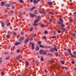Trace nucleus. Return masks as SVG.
<instances>
[{
	"mask_svg": "<svg viewBox=\"0 0 76 76\" xmlns=\"http://www.w3.org/2000/svg\"><path fill=\"white\" fill-rule=\"evenodd\" d=\"M41 19V16L40 15H39L37 17V18L36 19L34 22V23L33 24V26H38V24L37 23H37L38 22V21H39V20Z\"/></svg>",
	"mask_w": 76,
	"mask_h": 76,
	"instance_id": "nucleus-1",
	"label": "nucleus"
},
{
	"mask_svg": "<svg viewBox=\"0 0 76 76\" xmlns=\"http://www.w3.org/2000/svg\"><path fill=\"white\" fill-rule=\"evenodd\" d=\"M54 51H57L58 50L56 48L54 47L53 48H51L50 49V52H54Z\"/></svg>",
	"mask_w": 76,
	"mask_h": 76,
	"instance_id": "nucleus-2",
	"label": "nucleus"
},
{
	"mask_svg": "<svg viewBox=\"0 0 76 76\" xmlns=\"http://www.w3.org/2000/svg\"><path fill=\"white\" fill-rule=\"evenodd\" d=\"M30 44V45H31V49L32 50H34L35 49V47H34V44L33 43H32L31 42H30L29 43Z\"/></svg>",
	"mask_w": 76,
	"mask_h": 76,
	"instance_id": "nucleus-3",
	"label": "nucleus"
},
{
	"mask_svg": "<svg viewBox=\"0 0 76 76\" xmlns=\"http://www.w3.org/2000/svg\"><path fill=\"white\" fill-rule=\"evenodd\" d=\"M40 47H41L42 48H49V47L47 46H44L42 45H39Z\"/></svg>",
	"mask_w": 76,
	"mask_h": 76,
	"instance_id": "nucleus-4",
	"label": "nucleus"
},
{
	"mask_svg": "<svg viewBox=\"0 0 76 76\" xmlns=\"http://www.w3.org/2000/svg\"><path fill=\"white\" fill-rule=\"evenodd\" d=\"M44 50H39V54L40 55H43Z\"/></svg>",
	"mask_w": 76,
	"mask_h": 76,
	"instance_id": "nucleus-5",
	"label": "nucleus"
},
{
	"mask_svg": "<svg viewBox=\"0 0 76 76\" xmlns=\"http://www.w3.org/2000/svg\"><path fill=\"white\" fill-rule=\"evenodd\" d=\"M1 26H2L3 28H4V26H5V25L4 24V23H3V22L2 21L1 22Z\"/></svg>",
	"mask_w": 76,
	"mask_h": 76,
	"instance_id": "nucleus-6",
	"label": "nucleus"
},
{
	"mask_svg": "<svg viewBox=\"0 0 76 76\" xmlns=\"http://www.w3.org/2000/svg\"><path fill=\"white\" fill-rule=\"evenodd\" d=\"M29 40V39H26L25 41L24 42V43L25 44H27V43H28V41Z\"/></svg>",
	"mask_w": 76,
	"mask_h": 76,
	"instance_id": "nucleus-7",
	"label": "nucleus"
},
{
	"mask_svg": "<svg viewBox=\"0 0 76 76\" xmlns=\"http://www.w3.org/2000/svg\"><path fill=\"white\" fill-rule=\"evenodd\" d=\"M24 39V37H22L20 38L19 40L20 41H23Z\"/></svg>",
	"mask_w": 76,
	"mask_h": 76,
	"instance_id": "nucleus-8",
	"label": "nucleus"
},
{
	"mask_svg": "<svg viewBox=\"0 0 76 76\" xmlns=\"http://www.w3.org/2000/svg\"><path fill=\"white\" fill-rule=\"evenodd\" d=\"M47 4H48V5H52L53 4V2H52L51 1H49L47 3Z\"/></svg>",
	"mask_w": 76,
	"mask_h": 76,
	"instance_id": "nucleus-9",
	"label": "nucleus"
},
{
	"mask_svg": "<svg viewBox=\"0 0 76 76\" xmlns=\"http://www.w3.org/2000/svg\"><path fill=\"white\" fill-rule=\"evenodd\" d=\"M40 60L41 61H44V58H43V56H41Z\"/></svg>",
	"mask_w": 76,
	"mask_h": 76,
	"instance_id": "nucleus-10",
	"label": "nucleus"
},
{
	"mask_svg": "<svg viewBox=\"0 0 76 76\" xmlns=\"http://www.w3.org/2000/svg\"><path fill=\"white\" fill-rule=\"evenodd\" d=\"M47 50H43V54H44L45 55V54H47Z\"/></svg>",
	"mask_w": 76,
	"mask_h": 76,
	"instance_id": "nucleus-11",
	"label": "nucleus"
},
{
	"mask_svg": "<svg viewBox=\"0 0 76 76\" xmlns=\"http://www.w3.org/2000/svg\"><path fill=\"white\" fill-rule=\"evenodd\" d=\"M33 3H38V1L37 0H34Z\"/></svg>",
	"mask_w": 76,
	"mask_h": 76,
	"instance_id": "nucleus-12",
	"label": "nucleus"
},
{
	"mask_svg": "<svg viewBox=\"0 0 76 76\" xmlns=\"http://www.w3.org/2000/svg\"><path fill=\"white\" fill-rule=\"evenodd\" d=\"M35 8H36V7H35V6H34L31 9V10L32 11V10H33L34 9H35Z\"/></svg>",
	"mask_w": 76,
	"mask_h": 76,
	"instance_id": "nucleus-13",
	"label": "nucleus"
},
{
	"mask_svg": "<svg viewBox=\"0 0 76 76\" xmlns=\"http://www.w3.org/2000/svg\"><path fill=\"white\" fill-rule=\"evenodd\" d=\"M34 15H37L38 14V10H36L34 12Z\"/></svg>",
	"mask_w": 76,
	"mask_h": 76,
	"instance_id": "nucleus-14",
	"label": "nucleus"
},
{
	"mask_svg": "<svg viewBox=\"0 0 76 76\" xmlns=\"http://www.w3.org/2000/svg\"><path fill=\"white\" fill-rule=\"evenodd\" d=\"M48 56H53V54L52 53H47Z\"/></svg>",
	"mask_w": 76,
	"mask_h": 76,
	"instance_id": "nucleus-15",
	"label": "nucleus"
},
{
	"mask_svg": "<svg viewBox=\"0 0 76 76\" xmlns=\"http://www.w3.org/2000/svg\"><path fill=\"white\" fill-rule=\"evenodd\" d=\"M69 54L71 55V56L73 58H74V57H75V55H72V54L71 53H70Z\"/></svg>",
	"mask_w": 76,
	"mask_h": 76,
	"instance_id": "nucleus-16",
	"label": "nucleus"
},
{
	"mask_svg": "<svg viewBox=\"0 0 76 76\" xmlns=\"http://www.w3.org/2000/svg\"><path fill=\"white\" fill-rule=\"evenodd\" d=\"M64 54L65 56H68L69 55V53L66 52H65Z\"/></svg>",
	"mask_w": 76,
	"mask_h": 76,
	"instance_id": "nucleus-17",
	"label": "nucleus"
},
{
	"mask_svg": "<svg viewBox=\"0 0 76 76\" xmlns=\"http://www.w3.org/2000/svg\"><path fill=\"white\" fill-rule=\"evenodd\" d=\"M5 6L6 7H10V6L9 4H5Z\"/></svg>",
	"mask_w": 76,
	"mask_h": 76,
	"instance_id": "nucleus-18",
	"label": "nucleus"
},
{
	"mask_svg": "<svg viewBox=\"0 0 76 76\" xmlns=\"http://www.w3.org/2000/svg\"><path fill=\"white\" fill-rule=\"evenodd\" d=\"M20 42H16L15 44V45H19L20 44Z\"/></svg>",
	"mask_w": 76,
	"mask_h": 76,
	"instance_id": "nucleus-19",
	"label": "nucleus"
},
{
	"mask_svg": "<svg viewBox=\"0 0 76 76\" xmlns=\"http://www.w3.org/2000/svg\"><path fill=\"white\" fill-rule=\"evenodd\" d=\"M59 20L61 22H64L63 20V19H62V18H60Z\"/></svg>",
	"mask_w": 76,
	"mask_h": 76,
	"instance_id": "nucleus-20",
	"label": "nucleus"
},
{
	"mask_svg": "<svg viewBox=\"0 0 76 76\" xmlns=\"http://www.w3.org/2000/svg\"><path fill=\"white\" fill-rule=\"evenodd\" d=\"M4 4H5L4 2V1L2 2H1V6H3L4 5Z\"/></svg>",
	"mask_w": 76,
	"mask_h": 76,
	"instance_id": "nucleus-21",
	"label": "nucleus"
},
{
	"mask_svg": "<svg viewBox=\"0 0 76 76\" xmlns=\"http://www.w3.org/2000/svg\"><path fill=\"white\" fill-rule=\"evenodd\" d=\"M66 29L65 28H63L62 29V32H65L66 31Z\"/></svg>",
	"mask_w": 76,
	"mask_h": 76,
	"instance_id": "nucleus-22",
	"label": "nucleus"
},
{
	"mask_svg": "<svg viewBox=\"0 0 76 76\" xmlns=\"http://www.w3.org/2000/svg\"><path fill=\"white\" fill-rule=\"evenodd\" d=\"M69 21L70 22H71L72 23L73 22V19L72 18H70L69 19Z\"/></svg>",
	"mask_w": 76,
	"mask_h": 76,
	"instance_id": "nucleus-23",
	"label": "nucleus"
},
{
	"mask_svg": "<svg viewBox=\"0 0 76 76\" xmlns=\"http://www.w3.org/2000/svg\"><path fill=\"white\" fill-rule=\"evenodd\" d=\"M16 58L17 60H19L20 59V56H16Z\"/></svg>",
	"mask_w": 76,
	"mask_h": 76,
	"instance_id": "nucleus-24",
	"label": "nucleus"
},
{
	"mask_svg": "<svg viewBox=\"0 0 76 76\" xmlns=\"http://www.w3.org/2000/svg\"><path fill=\"white\" fill-rule=\"evenodd\" d=\"M64 61H61V64H64Z\"/></svg>",
	"mask_w": 76,
	"mask_h": 76,
	"instance_id": "nucleus-25",
	"label": "nucleus"
},
{
	"mask_svg": "<svg viewBox=\"0 0 76 76\" xmlns=\"http://www.w3.org/2000/svg\"><path fill=\"white\" fill-rule=\"evenodd\" d=\"M10 37V35L8 34L6 36V38L9 39Z\"/></svg>",
	"mask_w": 76,
	"mask_h": 76,
	"instance_id": "nucleus-26",
	"label": "nucleus"
},
{
	"mask_svg": "<svg viewBox=\"0 0 76 76\" xmlns=\"http://www.w3.org/2000/svg\"><path fill=\"white\" fill-rule=\"evenodd\" d=\"M36 49V50H37V51L39 50V47L37 46Z\"/></svg>",
	"mask_w": 76,
	"mask_h": 76,
	"instance_id": "nucleus-27",
	"label": "nucleus"
},
{
	"mask_svg": "<svg viewBox=\"0 0 76 76\" xmlns=\"http://www.w3.org/2000/svg\"><path fill=\"white\" fill-rule=\"evenodd\" d=\"M70 34L72 35V36H73L74 37H75V34L73 33H71Z\"/></svg>",
	"mask_w": 76,
	"mask_h": 76,
	"instance_id": "nucleus-28",
	"label": "nucleus"
},
{
	"mask_svg": "<svg viewBox=\"0 0 76 76\" xmlns=\"http://www.w3.org/2000/svg\"><path fill=\"white\" fill-rule=\"evenodd\" d=\"M10 23H8L7 24V26H10Z\"/></svg>",
	"mask_w": 76,
	"mask_h": 76,
	"instance_id": "nucleus-29",
	"label": "nucleus"
},
{
	"mask_svg": "<svg viewBox=\"0 0 76 76\" xmlns=\"http://www.w3.org/2000/svg\"><path fill=\"white\" fill-rule=\"evenodd\" d=\"M25 63H26V65H27V66H28V65H29V63L28 62V61H26Z\"/></svg>",
	"mask_w": 76,
	"mask_h": 76,
	"instance_id": "nucleus-30",
	"label": "nucleus"
},
{
	"mask_svg": "<svg viewBox=\"0 0 76 76\" xmlns=\"http://www.w3.org/2000/svg\"><path fill=\"white\" fill-rule=\"evenodd\" d=\"M55 55L56 56V57H57L58 56V54L57 53H55Z\"/></svg>",
	"mask_w": 76,
	"mask_h": 76,
	"instance_id": "nucleus-31",
	"label": "nucleus"
},
{
	"mask_svg": "<svg viewBox=\"0 0 76 76\" xmlns=\"http://www.w3.org/2000/svg\"><path fill=\"white\" fill-rule=\"evenodd\" d=\"M12 33L13 35H16V33L14 31H12Z\"/></svg>",
	"mask_w": 76,
	"mask_h": 76,
	"instance_id": "nucleus-32",
	"label": "nucleus"
},
{
	"mask_svg": "<svg viewBox=\"0 0 76 76\" xmlns=\"http://www.w3.org/2000/svg\"><path fill=\"white\" fill-rule=\"evenodd\" d=\"M19 1L20 2V3H24V2L22 0H19Z\"/></svg>",
	"mask_w": 76,
	"mask_h": 76,
	"instance_id": "nucleus-33",
	"label": "nucleus"
},
{
	"mask_svg": "<svg viewBox=\"0 0 76 76\" xmlns=\"http://www.w3.org/2000/svg\"><path fill=\"white\" fill-rule=\"evenodd\" d=\"M10 58V56H8L6 58V60H9V59Z\"/></svg>",
	"mask_w": 76,
	"mask_h": 76,
	"instance_id": "nucleus-34",
	"label": "nucleus"
},
{
	"mask_svg": "<svg viewBox=\"0 0 76 76\" xmlns=\"http://www.w3.org/2000/svg\"><path fill=\"white\" fill-rule=\"evenodd\" d=\"M67 50L69 52V54H70V53H71V51H70V50H69V49H67Z\"/></svg>",
	"mask_w": 76,
	"mask_h": 76,
	"instance_id": "nucleus-35",
	"label": "nucleus"
},
{
	"mask_svg": "<svg viewBox=\"0 0 76 76\" xmlns=\"http://www.w3.org/2000/svg\"><path fill=\"white\" fill-rule=\"evenodd\" d=\"M30 16H31V18H34V14H32L31 15H30Z\"/></svg>",
	"mask_w": 76,
	"mask_h": 76,
	"instance_id": "nucleus-36",
	"label": "nucleus"
},
{
	"mask_svg": "<svg viewBox=\"0 0 76 76\" xmlns=\"http://www.w3.org/2000/svg\"><path fill=\"white\" fill-rule=\"evenodd\" d=\"M61 25L62 27H65V26L63 24H61Z\"/></svg>",
	"mask_w": 76,
	"mask_h": 76,
	"instance_id": "nucleus-37",
	"label": "nucleus"
},
{
	"mask_svg": "<svg viewBox=\"0 0 76 76\" xmlns=\"http://www.w3.org/2000/svg\"><path fill=\"white\" fill-rule=\"evenodd\" d=\"M38 45H39V44H41V41H39L38 42Z\"/></svg>",
	"mask_w": 76,
	"mask_h": 76,
	"instance_id": "nucleus-38",
	"label": "nucleus"
},
{
	"mask_svg": "<svg viewBox=\"0 0 76 76\" xmlns=\"http://www.w3.org/2000/svg\"><path fill=\"white\" fill-rule=\"evenodd\" d=\"M8 16L7 15H4V17L5 18H7Z\"/></svg>",
	"mask_w": 76,
	"mask_h": 76,
	"instance_id": "nucleus-39",
	"label": "nucleus"
},
{
	"mask_svg": "<svg viewBox=\"0 0 76 76\" xmlns=\"http://www.w3.org/2000/svg\"><path fill=\"white\" fill-rule=\"evenodd\" d=\"M44 34H48V32L46 31H45Z\"/></svg>",
	"mask_w": 76,
	"mask_h": 76,
	"instance_id": "nucleus-40",
	"label": "nucleus"
},
{
	"mask_svg": "<svg viewBox=\"0 0 76 76\" xmlns=\"http://www.w3.org/2000/svg\"><path fill=\"white\" fill-rule=\"evenodd\" d=\"M58 24H59V25H60V24H61L62 23V22H58Z\"/></svg>",
	"mask_w": 76,
	"mask_h": 76,
	"instance_id": "nucleus-41",
	"label": "nucleus"
},
{
	"mask_svg": "<svg viewBox=\"0 0 76 76\" xmlns=\"http://www.w3.org/2000/svg\"><path fill=\"white\" fill-rule=\"evenodd\" d=\"M32 30H33V27H31V28L29 31H32Z\"/></svg>",
	"mask_w": 76,
	"mask_h": 76,
	"instance_id": "nucleus-42",
	"label": "nucleus"
},
{
	"mask_svg": "<svg viewBox=\"0 0 76 76\" xmlns=\"http://www.w3.org/2000/svg\"><path fill=\"white\" fill-rule=\"evenodd\" d=\"M20 49H18L17 50V53H20Z\"/></svg>",
	"mask_w": 76,
	"mask_h": 76,
	"instance_id": "nucleus-43",
	"label": "nucleus"
},
{
	"mask_svg": "<svg viewBox=\"0 0 76 76\" xmlns=\"http://www.w3.org/2000/svg\"><path fill=\"white\" fill-rule=\"evenodd\" d=\"M19 37H20V34H18L17 37V38H19Z\"/></svg>",
	"mask_w": 76,
	"mask_h": 76,
	"instance_id": "nucleus-44",
	"label": "nucleus"
},
{
	"mask_svg": "<svg viewBox=\"0 0 76 76\" xmlns=\"http://www.w3.org/2000/svg\"><path fill=\"white\" fill-rule=\"evenodd\" d=\"M2 63V61L1 60V58H0V64Z\"/></svg>",
	"mask_w": 76,
	"mask_h": 76,
	"instance_id": "nucleus-45",
	"label": "nucleus"
},
{
	"mask_svg": "<svg viewBox=\"0 0 76 76\" xmlns=\"http://www.w3.org/2000/svg\"><path fill=\"white\" fill-rule=\"evenodd\" d=\"M41 27H42V28H44V25L43 24L41 26Z\"/></svg>",
	"mask_w": 76,
	"mask_h": 76,
	"instance_id": "nucleus-46",
	"label": "nucleus"
},
{
	"mask_svg": "<svg viewBox=\"0 0 76 76\" xmlns=\"http://www.w3.org/2000/svg\"><path fill=\"white\" fill-rule=\"evenodd\" d=\"M49 13H50V14H51V15H54V13L51 12H50Z\"/></svg>",
	"mask_w": 76,
	"mask_h": 76,
	"instance_id": "nucleus-47",
	"label": "nucleus"
},
{
	"mask_svg": "<svg viewBox=\"0 0 76 76\" xmlns=\"http://www.w3.org/2000/svg\"><path fill=\"white\" fill-rule=\"evenodd\" d=\"M73 54H75V55H76V51H74L73 52Z\"/></svg>",
	"mask_w": 76,
	"mask_h": 76,
	"instance_id": "nucleus-48",
	"label": "nucleus"
},
{
	"mask_svg": "<svg viewBox=\"0 0 76 76\" xmlns=\"http://www.w3.org/2000/svg\"><path fill=\"white\" fill-rule=\"evenodd\" d=\"M54 35H55L56 34V32L55 31H53Z\"/></svg>",
	"mask_w": 76,
	"mask_h": 76,
	"instance_id": "nucleus-49",
	"label": "nucleus"
},
{
	"mask_svg": "<svg viewBox=\"0 0 76 76\" xmlns=\"http://www.w3.org/2000/svg\"><path fill=\"white\" fill-rule=\"evenodd\" d=\"M62 69H67V68H66L65 67H64L63 66H62Z\"/></svg>",
	"mask_w": 76,
	"mask_h": 76,
	"instance_id": "nucleus-50",
	"label": "nucleus"
},
{
	"mask_svg": "<svg viewBox=\"0 0 76 76\" xmlns=\"http://www.w3.org/2000/svg\"><path fill=\"white\" fill-rule=\"evenodd\" d=\"M46 23L47 24H48V25H50V24H51V23L50 22H48Z\"/></svg>",
	"mask_w": 76,
	"mask_h": 76,
	"instance_id": "nucleus-51",
	"label": "nucleus"
},
{
	"mask_svg": "<svg viewBox=\"0 0 76 76\" xmlns=\"http://www.w3.org/2000/svg\"><path fill=\"white\" fill-rule=\"evenodd\" d=\"M19 13L20 15H23V14H22V13H21V12H19Z\"/></svg>",
	"mask_w": 76,
	"mask_h": 76,
	"instance_id": "nucleus-52",
	"label": "nucleus"
},
{
	"mask_svg": "<svg viewBox=\"0 0 76 76\" xmlns=\"http://www.w3.org/2000/svg\"><path fill=\"white\" fill-rule=\"evenodd\" d=\"M58 33H59V34H60L61 32V31L60 30H58Z\"/></svg>",
	"mask_w": 76,
	"mask_h": 76,
	"instance_id": "nucleus-53",
	"label": "nucleus"
},
{
	"mask_svg": "<svg viewBox=\"0 0 76 76\" xmlns=\"http://www.w3.org/2000/svg\"><path fill=\"white\" fill-rule=\"evenodd\" d=\"M49 62H50L51 63H53V62H54V61H49Z\"/></svg>",
	"mask_w": 76,
	"mask_h": 76,
	"instance_id": "nucleus-54",
	"label": "nucleus"
},
{
	"mask_svg": "<svg viewBox=\"0 0 76 76\" xmlns=\"http://www.w3.org/2000/svg\"><path fill=\"white\" fill-rule=\"evenodd\" d=\"M10 12H11V13H14V11H12V10H11L10 11Z\"/></svg>",
	"mask_w": 76,
	"mask_h": 76,
	"instance_id": "nucleus-55",
	"label": "nucleus"
},
{
	"mask_svg": "<svg viewBox=\"0 0 76 76\" xmlns=\"http://www.w3.org/2000/svg\"><path fill=\"white\" fill-rule=\"evenodd\" d=\"M43 39H46V37L45 36L43 37Z\"/></svg>",
	"mask_w": 76,
	"mask_h": 76,
	"instance_id": "nucleus-56",
	"label": "nucleus"
},
{
	"mask_svg": "<svg viewBox=\"0 0 76 76\" xmlns=\"http://www.w3.org/2000/svg\"><path fill=\"white\" fill-rule=\"evenodd\" d=\"M12 8L13 9H15V6H12Z\"/></svg>",
	"mask_w": 76,
	"mask_h": 76,
	"instance_id": "nucleus-57",
	"label": "nucleus"
},
{
	"mask_svg": "<svg viewBox=\"0 0 76 76\" xmlns=\"http://www.w3.org/2000/svg\"><path fill=\"white\" fill-rule=\"evenodd\" d=\"M75 62L74 61H72V64H75Z\"/></svg>",
	"mask_w": 76,
	"mask_h": 76,
	"instance_id": "nucleus-58",
	"label": "nucleus"
},
{
	"mask_svg": "<svg viewBox=\"0 0 76 76\" xmlns=\"http://www.w3.org/2000/svg\"><path fill=\"white\" fill-rule=\"evenodd\" d=\"M39 13H43V12L41 11H39Z\"/></svg>",
	"mask_w": 76,
	"mask_h": 76,
	"instance_id": "nucleus-59",
	"label": "nucleus"
},
{
	"mask_svg": "<svg viewBox=\"0 0 76 76\" xmlns=\"http://www.w3.org/2000/svg\"><path fill=\"white\" fill-rule=\"evenodd\" d=\"M8 54V53L7 52H5L4 53V54Z\"/></svg>",
	"mask_w": 76,
	"mask_h": 76,
	"instance_id": "nucleus-60",
	"label": "nucleus"
},
{
	"mask_svg": "<svg viewBox=\"0 0 76 76\" xmlns=\"http://www.w3.org/2000/svg\"><path fill=\"white\" fill-rule=\"evenodd\" d=\"M51 38H56V36H54V37H52Z\"/></svg>",
	"mask_w": 76,
	"mask_h": 76,
	"instance_id": "nucleus-61",
	"label": "nucleus"
},
{
	"mask_svg": "<svg viewBox=\"0 0 76 76\" xmlns=\"http://www.w3.org/2000/svg\"><path fill=\"white\" fill-rule=\"evenodd\" d=\"M36 35H37V34H34V37H36Z\"/></svg>",
	"mask_w": 76,
	"mask_h": 76,
	"instance_id": "nucleus-62",
	"label": "nucleus"
},
{
	"mask_svg": "<svg viewBox=\"0 0 76 76\" xmlns=\"http://www.w3.org/2000/svg\"><path fill=\"white\" fill-rule=\"evenodd\" d=\"M1 74H2V75H4V73L3 72H1Z\"/></svg>",
	"mask_w": 76,
	"mask_h": 76,
	"instance_id": "nucleus-63",
	"label": "nucleus"
},
{
	"mask_svg": "<svg viewBox=\"0 0 76 76\" xmlns=\"http://www.w3.org/2000/svg\"><path fill=\"white\" fill-rule=\"evenodd\" d=\"M74 15H76V12H75L73 13Z\"/></svg>",
	"mask_w": 76,
	"mask_h": 76,
	"instance_id": "nucleus-64",
	"label": "nucleus"
}]
</instances>
